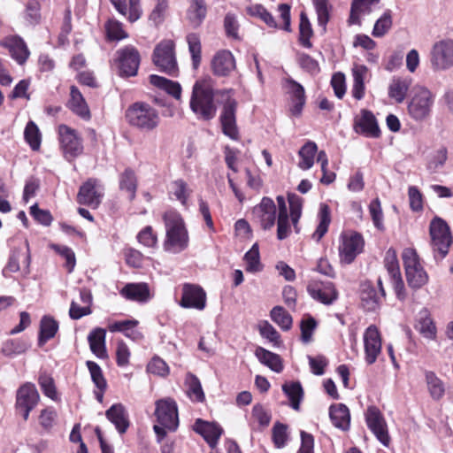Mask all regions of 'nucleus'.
I'll return each mask as SVG.
<instances>
[{
    "label": "nucleus",
    "instance_id": "f257e3e1",
    "mask_svg": "<svg viewBox=\"0 0 453 453\" xmlns=\"http://www.w3.org/2000/svg\"><path fill=\"white\" fill-rule=\"evenodd\" d=\"M234 89H219L214 92L211 78L196 81L192 88L189 106L191 111L202 120L212 119L217 112L214 96L221 97L223 108L220 122L224 134L233 140H238L239 132L236 126L235 112L237 101L233 98Z\"/></svg>",
    "mask_w": 453,
    "mask_h": 453
},
{
    "label": "nucleus",
    "instance_id": "2f4dec72",
    "mask_svg": "<svg viewBox=\"0 0 453 453\" xmlns=\"http://www.w3.org/2000/svg\"><path fill=\"white\" fill-rule=\"evenodd\" d=\"M415 328L426 338L433 340L436 336V327L433 322L430 312L423 308L416 319Z\"/></svg>",
    "mask_w": 453,
    "mask_h": 453
},
{
    "label": "nucleus",
    "instance_id": "79ce46f5",
    "mask_svg": "<svg viewBox=\"0 0 453 453\" xmlns=\"http://www.w3.org/2000/svg\"><path fill=\"white\" fill-rule=\"evenodd\" d=\"M282 390L289 398L291 407L298 411L303 394L301 384L299 382L285 383L282 386Z\"/></svg>",
    "mask_w": 453,
    "mask_h": 453
},
{
    "label": "nucleus",
    "instance_id": "473e14b6",
    "mask_svg": "<svg viewBox=\"0 0 453 453\" xmlns=\"http://www.w3.org/2000/svg\"><path fill=\"white\" fill-rule=\"evenodd\" d=\"M207 7L204 0H190L187 19L193 27H198L206 17Z\"/></svg>",
    "mask_w": 453,
    "mask_h": 453
},
{
    "label": "nucleus",
    "instance_id": "58836bf2",
    "mask_svg": "<svg viewBox=\"0 0 453 453\" xmlns=\"http://www.w3.org/2000/svg\"><path fill=\"white\" fill-rule=\"evenodd\" d=\"M119 188L128 193L129 200L132 201L135 197L137 180L133 170L126 169L119 177Z\"/></svg>",
    "mask_w": 453,
    "mask_h": 453
},
{
    "label": "nucleus",
    "instance_id": "20e7f679",
    "mask_svg": "<svg viewBox=\"0 0 453 453\" xmlns=\"http://www.w3.org/2000/svg\"><path fill=\"white\" fill-rule=\"evenodd\" d=\"M434 103V95L427 88H416L408 104V113L417 121L425 120L429 118Z\"/></svg>",
    "mask_w": 453,
    "mask_h": 453
},
{
    "label": "nucleus",
    "instance_id": "3c124183",
    "mask_svg": "<svg viewBox=\"0 0 453 453\" xmlns=\"http://www.w3.org/2000/svg\"><path fill=\"white\" fill-rule=\"evenodd\" d=\"M24 136L33 150H37L41 145V134L34 121H29L25 128Z\"/></svg>",
    "mask_w": 453,
    "mask_h": 453
},
{
    "label": "nucleus",
    "instance_id": "b1692460",
    "mask_svg": "<svg viewBox=\"0 0 453 453\" xmlns=\"http://www.w3.org/2000/svg\"><path fill=\"white\" fill-rule=\"evenodd\" d=\"M286 88L288 93L291 96L293 105L291 107V112L295 116L301 114L303 107L305 104V92L303 87L293 80L288 78L286 80Z\"/></svg>",
    "mask_w": 453,
    "mask_h": 453
},
{
    "label": "nucleus",
    "instance_id": "9b49d317",
    "mask_svg": "<svg viewBox=\"0 0 453 453\" xmlns=\"http://www.w3.org/2000/svg\"><path fill=\"white\" fill-rule=\"evenodd\" d=\"M103 196L104 188L100 181L90 178L80 187L77 202L80 204L96 209L100 205Z\"/></svg>",
    "mask_w": 453,
    "mask_h": 453
},
{
    "label": "nucleus",
    "instance_id": "e2e57ef3",
    "mask_svg": "<svg viewBox=\"0 0 453 453\" xmlns=\"http://www.w3.org/2000/svg\"><path fill=\"white\" fill-rule=\"evenodd\" d=\"M298 63L303 70L310 73L311 74H317L320 71L318 61L308 54L300 53L298 55Z\"/></svg>",
    "mask_w": 453,
    "mask_h": 453
},
{
    "label": "nucleus",
    "instance_id": "13d9d810",
    "mask_svg": "<svg viewBox=\"0 0 453 453\" xmlns=\"http://www.w3.org/2000/svg\"><path fill=\"white\" fill-rule=\"evenodd\" d=\"M86 365L89 370L91 379L95 385L96 386V388H98L101 390L105 389L106 381L104 378L100 366L96 362L93 361H87Z\"/></svg>",
    "mask_w": 453,
    "mask_h": 453
},
{
    "label": "nucleus",
    "instance_id": "4c0bfd02",
    "mask_svg": "<svg viewBox=\"0 0 453 453\" xmlns=\"http://www.w3.org/2000/svg\"><path fill=\"white\" fill-rule=\"evenodd\" d=\"M319 219V224L312 234V238L315 239L316 242H319L320 239L326 234L328 230V226L331 222L330 208L327 204H320Z\"/></svg>",
    "mask_w": 453,
    "mask_h": 453
},
{
    "label": "nucleus",
    "instance_id": "de8ad7c7",
    "mask_svg": "<svg viewBox=\"0 0 453 453\" xmlns=\"http://www.w3.org/2000/svg\"><path fill=\"white\" fill-rule=\"evenodd\" d=\"M106 36L109 41H120L128 37L122 24L116 19H109L105 26Z\"/></svg>",
    "mask_w": 453,
    "mask_h": 453
},
{
    "label": "nucleus",
    "instance_id": "423d86ee",
    "mask_svg": "<svg viewBox=\"0 0 453 453\" xmlns=\"http://www.w3.org/2000/svg\"><path fill=\"white\" fill-rule=\"evenodd\" d=\"M153 63L160 71L169 75H176L178 67L173 41H163L156 46L153 52Z\"/></svg>",
    "mask_w": 453,
    "mask_h": 453
},
{
    "label": "nucleus",
    "instance_id": "680f3d73",
    "mask_svg": "<svg viewBox=\"0 0 453 453\" xmlns=\"http://www.w3.org/2000/svg\"><path fill=\"white\" fill-rule=\"evenodd\" d=\"M249 12L252 16L260 18L270 27H276L277 23L270 12H268L262 5L256 4L249 8Z\"/></svg>",
    "mask_w": 453,
    "mask_h": 453
},
{
    "label": "nucleus",
    "instance_id": "9d476101",
    "mask_svg": "<svg viewBox=\"0 0 453 453\" xmlns=\"http://www.w3.org/2000/svg\"><path fill=\"white\" fill-rule=\"evenodd\" d=\"M120 76H135L140 65L139 51L132 45L125 46L116 51Z\"/></svg>",
    "mask_w": 453,
    "mask_h": 453
},
{
    "label": "nucleus",
    "instance_id": "338daca9",
    "mask_svg": "<svg viewBox=\"0 0 453 453\" xmlns=\"http://www.w3.org/2000/svg\"><path fill=\"white\" fill-rule=\"evenodd\" d=\"M385 266L391 276H398L400 274L398 261L396 258V252L393 249H389L385 257Z\"/></svg>",
    "mask_w": 453,
    "mask_h": 453
},
{
    "label": "nucleus",
    "instance_id": "7ed1b4c3",
    "mask_svg": "<svg viewBox=\"0 0 453 453\" xmlns=\"http://www.w3.org/2000/svg\"><path fill=\"white\" fill-rule=\"evenodd\" d=\"M126 119L131 127L144 132L156 129L160 122L158 111L145 102H135L129 105Z\"/></svg>",
    "mask_w": 453,
    "mask_h": 453
},
{
    "label": "nucleus",
    "instance_id": "603ef678",
    "mask_svg": "<svg viewBox=\"0 0 453 453\" xmlns=\"http://www.w3.org/2000/svg\"><path fill=\"white\" fill-rule=\"evenodd\" d=\"M186 382L188 387V393L189 397L197 402H203L204 400V393L199 379L196 375L188 373Z\"/></svg>",
    "mask_w": 453,
    "mask_h": 453
},
{
    "label": "nucleus",
    "instance_id": "c03bdc74",
    "mask_svg": "<svg viewBox=\"0 0 453 453\" xmlns=\"http://www.w3.org/2000/svg\"><path fill=\"white\" fill-rule=\"evenodd\" d=\"M272 320L276 323L282 330H289L292 326L291 315L281 306H275L270 312Z\"/></svg>",
    "mask_w": 453,
    "mask_h": 453
},
{
    "label": "nucleus",
    "instance_id": "a18cd8bd",
    "mask_svg": "<svg viewBox=\"0 0 453 453\" xmlns=\"http://www.w3.org/2000/svg\"><path fill=\"white\" fill-rule=\"evenodd\" d=\"M313 35L311 25L307 15L303 12L300 14L299 42L305 48L312 46L310 39Z\"/></svg>",
    "mask_w": 453,
    "mask_h": 453
},
{
    "label": "nucleus",
    "instance_id": "774afa93",
    "mask_svg": "<svg viewBox=\"0 0 453 453\" xmlns=\"http://www.w3.org/2000/svg\"><path fill=\"white\" fill-rule=\"evenodd\" d=\"M287 426L276 423L273 427V441L277 448H282L287 441Z\"/></svg>",
    "mask_w": 453,
    "mask_h": 453
},
{
    "label": "nucleus",
    "instance_id": "c85d7f7f",
    "mask_svg": "<svg viewBox=\"0 0 453 453\" xmlns=\"http://www.w3.org/2000/svg\"><path fill=\"white\" fill-rule=\"evenodd\" d=\"M330 419L334 426L343 431L349 428L350 414L348 407L343 403L333 404L329 409Z\"/></svg>",
    "mask_w": 453,
    "mask_h": 453
},
{
    "label": "nucleus",
    "instance_id": "ddd939ff",
    "mask_svg": "<svg viewBox=\"0 0 453 453\" xmlns=\"http://www.w3.org/2000/svg\"><path fill=\"white\" fill-rule=\"evenodd\" d=\"M252 219L264 230L271 229L276 220V205L273 199L263 197L252 210Z\"/></svg>",
    "mask_w": 453,
    "mask_h": 453
},
{
    "label": "nucleus",
    "instance_id": "72a5a7b5",
    "mask_svg": "<svg viewBox=\"0 0 453 453\" xmlns=\"http://www.w3.org/2000/svg\"><path fill=\"white\" fill-rule=\"evenodd\" d=\"M149 79L153 86L165 90L177 100L180 99L181 87L177 81L156 74L150 75Z\"/></svg>",
    "mask_w": 453,
    "mask_h": 453
},
{
    "label": "nucleus",
    "instance_id": "8fccbe9b",
    "mask_svg": "<svg viewBox=\"0 0 453 453\" xmlns=\"http://www.w3.org/2000/svg\"><path fill=\"white\" fill-rule=\"evenodd\" d=\"M188 50L191 54L192 65L195 69H197L201 63V42L198 35L189 34L187 36Z\"/></svg>",
    "mask_w": 453,
    "mask_h": 453
},
{
    "label": "nucleus",
    "instance_id": "412c9836",
    "mask_svg": "<svg viewBox=\"0 0 453 453\" xmlns=\"http://www.w3.org/2000/svg\"><path fill=\"white\" fill-rule=\"evenodd\" d=\"M385 297L384 288L378 293L376 288L371 282H364L361 284L360 299L363 308L368 311L377 310Z\"/></svg>",
    "mask_w": 453,
    "mask_h": 453
},
{
    "label": "nucleus",
    "instance_id": "5701e85b",
    "mask_svg": "<svg viewBox=\"0 0 453 453\" xmlns=\"http://www.w3.org/2000/svg\"><path fill=\"white\" fill-rule=\"evenodd\" d=\"M1 45L9 50L12 58L19 65H23L29 57V50L19 36L6 37L1 42Z\"/></svg>",
    "mask_w": 453,
    "mask_h": 453
},
{
    "label": "nucleus",
    "instance_id": "5fc2aeb1",
    "mask_svg": "<svg viewBox=\"0 0 453 453\" xmlns=\"http://www.w3.org/2000/svg\"><path fill=\"white\" fill-rule=\"evenodd\" d=\"M246 270L255 273L261 270L258 245L255 243L251 249L245 254Z\"/></svg>",
    "mask_w": 453,
    "mask_h": 453
},
{
    "label": "nucleus",
    "instance_id": "a19ab883",
    "mask_svg": "<svg viewBox=\"0 0 453 453\" xmlns=\"http://www.w3.org/2000/svg\"><path fill=\"white\" fill-rule=\"evenodd\" d=\"M405 274L409 286L413 288H421L428 280V276L421 265L405 271Z\"/></svg>",
    "mask_w": 453,
    "mask_h": 453
},
{
    "label": "nucleus",
    "instance_id": "4be33fe9",
    "mask_svg": "<svg viewBox=\"0 0 453 453\" xmlns=\"http://www.w3.org/2000/svg\"><path fill=\"white\" fill-rule=\"evenodd\" d=\"M354 130L356 133L367 137L377 138L380 134L376 119L372 112L368 110L361 111L360 118L355 120Z\"/></svg>",
    "mask_w": 453,
    "mask_h": 453
},
{
    "label": "nucleus",
    "instance_id": "1a4fd4ad",
    "mask_svg": "<svg viewBox=\"0 0 453 453\" xmlns=\"http://www.w3.org/2000/svg\"><path fill=\"white\" fill-rule=\"evenodd\" d=\"M155 415L157 422L169 431H175L179 426L176 402L172 398H164L156 402Z\"/></svg>",
    "mask_w": 453,
    "mask_h": 453
},
{
    "label": "nucleus",
    "instance_id": "69168bd1",
    "mask_svg": "<svg viewBox=\"0 0 453 453\" xmlns=\"http://www.w3.org/2000/svg\"><path fill=\"white\" fill-rule=\"evenodd\" d=\"M405 271L420 265L418 256L414 249H404L402 254Z\"/></svg>",
    "mask_w": 453,
    "mask_h": 453
},
{
    "label": "nucleus",
    "instance_id": "bb28decb",
    "mask_svg": "<svg viewBox=\"0 0 453 453\" xmlns=\"http://www.w3.org/2000/svg\"><path fill=\"white\" fill-rule=\"evenodd\" d=\"M107 419L111 422L119 434L126 433L129 426L128 415L121 403L111 405L106 411Z\"/></svg>",
    "mask_w": 453,
    "mask_h": 453
},
{
    "label": "nucleus",
    "instance_id": "6e6d98bb",
    "mask_svg": "<svg viewBox=\"0 0 453 453\" xmlns=\"http://www.w3.org/2000/svg\"><path fill=\"white\" fill-rule=\"evenodd\" d=\"M317 16L318 24L326 30V26L329 20L328 0H312Z\"/></svg>",
    "mask_w": 453,
    "mask_h": 453
},
{
    "label": "nucleus",
    "instance_id": "052dcab7",
    "mask_svg": "<svg viewBox=\"0 0 453 453\" xmlns=\"http://www.w3.org/2000/svg\"><path fill=\"white\" fill-rule=\"evenodd\" d=\"M39 385L43 394L52 400L58 398L56 387L53 379L47 374H41L39 377Z\"/></svg>",
    "mask_w": 453,
    "mask_h": 453
},
{
    "label": "nucleus",
    "instance_id": "2eb2a0df",
    "mask_svg": "<svg viewBox=\"0 0 453 453\" xmlns=\"http://www.w3.org/2000/svg\"><path fill=\"white\" fill-rule=\"evenodd\" d=\"M309 295L316 301L330 305L338 298V292L331 281L311 280L307 285Z\"/></svg>",
    "mask_w": 453,
    "mask_h": 453
},
{
    "label": "nucleus",
    "instance_id": "e433bc0d",
    "mask_svg": "<svg viewBox=\"0 0 453 453\" xmlns=\"http://www.w3.org/2000/svg\"><path fill=\"white\" fill-rule=\"evenodd\" d=\"M317 144L313 142H307L299 150L301 158L298 166L303 170L310 169L314 164V157L317 152Z\"/></svg>",
    "mask_w": 453,
    "mask_h": 453
},
{
    "label": "nucleus",
    "instance_id": "f3484780",
    "mask_svg": "<svg viewBox=\"0 0 453 453\" xmlns=\"http://www.w3.org/2000/svg\"><path fill=\"white\" fill-rule=\"evenodd\" d=\"M180 305L183 308L202 311L206 305V293L197 285L184 284Z\"/></svg>",
    "mask_w": 453,
    "mask_h": 453
},
{
    "label": "nucleus",
    "instance_id": "c9c22d12",
    "mask_svg": "<svg viewBox=\"0 0 453 453\" xmlns=\"http://www.w3.org/2000/svg\"><path fill=\"white\" fill-rule=\"evenodd\" d=\"M58 330V323L50 316H43L40 323L38 344L42 346L53 338Z\"/></svg>",
    "mask_w": 453,
    "mask_h": 453
},
{
    "label": "nucleus",
    "instance_id": "6ab92c4d",
    "mask_svg": "<svg viewBox=\"0 0 453 453\" xmlns=\"http://www.w3.org/2000/svg\"><path fill=\"white\" fill-rule=\"evenodd\" d=\"M211 71L219 77H227L236 68L233 54L226 50L218 51L211 61Z\"/></svg>",
    "mask_w": 453,
    "mask_h": 453
},
{
    "label": "nucleus",
    "instance_id": "37998d69",
    "mask_svg": "<svg viewBox=\"0 0 453 453\" xmlns=\"http://www.w3.org/2000/svg\"><path fill=\"white\" fill-rule=\"evenodd\" d=\"M290 217L296 232H299L298 221L302 215L303 199L296 194H288Z\"/></svg>",
    "mask_w": 453,
    "mask_h": 453
},
{
    "label": "nucleus",
    "instance_id": "f03ea898",
    "mask_svg": "<svg viewBox=\"0 0 453 453\" xmlns=\"http://www.w3.org/2000/svg\"><path fill=\"white\" fill-rule=\"evenodd\" d=\"M163 220L165 227L164 250L172 254L185 250L188 247L189 236L182 217L175 211H169L163 215Z\"/></svg>",
    "mask_w": 453,
    "mask_h": 453
},
{
    "label": "nucleus",
    "instance_id": "f8f14e48",
    "mask_svg": "<svg viewBox=\"0 0 453 453\" xmlns=\"http://www.w3.org/2000/svg\"><path fill=\"white\" fill-rule=\"evenodd\" d=\"M58 134L65 157L71 160L82 153L81 139L77 132L66 125H60Z\"/></svg>",
    "mask_w": 453,
    "mask_h": 453
},
{
    "label": "nucleus",
    "instance_id": "a211bd4d",
    "mask_svg": "<svg viewBox=\"0 0 453 453\" xmlns=\"http://www.w3.org/2000/svg\"><path fill=\"white\" fill-rule=\"evenodd\" d=\"M365 361L372 365L381 352V339L378 328L372 325L364 334Z\"/></svg>",
    "mask_w": 453,
    "mask_h": 453
},
{
    "label": "nucleus",
    "instance_id": "bf43d9fd",
    "mask_svg": "<svg viewBox=\"0 0 453 453\" xmlns=\"http://www.w3.org/2000/svg\"><path fill=\"white\" fill-rule=\"evenodd\" d=\"M149 372L157 376L165 377L169 373L167 364L159 357H154L147 365Z\"/></svg>",
    "mask_w": 453,
    "mask_h": 453
},
{
    "label": "nucleus",
    "instance_id": "39448f33",
    "mask_svg": "<svg viewBox=\"0 0 453 453\" xmlns=\"http://www.w3.org/2000/svg\"><path fill=\"white\" fill-rule=\"evenodd\" d=\"M431 246L436 257V253L443 258L449 252L452 243V236L449 226L441 218L434 219L430 223Z\"/></svg>",
    "mask_w": 453,
    "mask_h": 453
},
{
    "label": "nucleus",
    "instance_id": "0eeeda50",
    "mask_svg": "<svg viewBox=\"0 0 453 453\" xmlns=\"http://www.w3.org/2000/svg\"><path fill=\"white\" fill-rule=\"evenodd\" d=\"M430 62L435 71H445L453 66V40L436 42L430 51Z\"/></svg>",
    "mask_w": 453,
    "mask_h": 453
},
{
    "label": "nucleus",
    "instance_id": "ea45409f",
    "mask_svg": "<svg viewBox=\"0 0 453 453\" xmlns=\"http://www.w3.org/2000/svg\"><path fill=\"white\" fill-rule=\"evenodd\" d=\"M426 381L431 397L434 400H440L445 393L443 382L433 372H426Z\"/></svg>",
    "mask_w": 453,
    "mask_h": 453
},
{
    "label": "nucleus",
    "instance_id": "393cba45",
    "mask_svg": "<svg viewBox=\"0 0 453 453\" xmlns=\"http://www.w3.org/2000/svg\"><path fill=\"white\" fill-rule=\"evenodd\" d=\"M194 430L201 434L212 448L216 446L222 434V428L219 425L203 421L200 418L196 421Z\"/></svg>",
    "mask_w": 453,
    "mask_h": 453
},
{
    "label": "nucleus",
    "instance_id": "cd10ccee",
    "mask_svg": "<svg viewBox=\"0 0 453 453\" xmlns=\"http://www.w3.org/2000/svg\"><path fill=\"white\" fill-rule=\"evenodd\" d=\"M120 295L127 300L144 303L150 299V288L143 282L127 283L120 290Z\"/></svg>",
    "mask_w": 453,
    "mask_h": 453
},
{
    "label": "nucleus",
    "instance_id": "7c9ffc66",
    "mask_svg": "<svg viewBox=\"0 0 453 453\" xmlns=\"http://www.w3.org/2000/svg\"><path fill=\"white\" fill-rule=\"evenodd\" d=\"M105 335L106 331L104 328L96 327L88 336L90 350L99 358H106L108 357L105 347Z\"/></svg>",
    "mask_w": 453,
    "mask_h": 453
},
{
    "label": "nucleus",
    "instance_id": "09e8293b",
    "mask_svg": "<svg viewBox=\"0 0 453 453\" xmlns=\"http://www.w3.org/2000/svg\"><path fill=\"white\" fill-rule=\"evenodd\" d=\"M392 27L391 11L387 10L375 22L372 35L374 37L384 36Z\"/></svg>",
    "mask_w": 453,
    "mask_h": 453
},
{
    "label": "nucleus",
    "instance_id": "aec40b11",
    "mask_svg": "<svg viewBox=\"0 0 453 453\" xmlns=\"http://www.w3.org/2000/svg\"><path fill=\"white\" fill-rule=\"evenodd\" d=\"M380 10V0H353L349 22L360 25L363 18Z\"/></svg>",
    "mask_w": 453,
    "mask_h": 453
},
{
    "label": "nucleus",
    "instance_id": "a878e982",
    "mask_svg": "<svg viewBox=\"0 0 453 453\" xmlns=\"http://www.w3.org/2000/svg\"><path fill=\"white\" fill-rule=\"evenodd\" d=\"M411 84V77H393L388 85V96L397 104L403 103Z\"/></svg>",
    "mask_w": 453,
    "mask_h": 453
},
{
    "label": "nucleus",
    "instance_id": "0e129e2a",
    "mask_svg": "<svg viewBox=\"0 0 453 453\" xmlns=\"http://www.w3.org/2000/svg\"><path fill=\"white\" fill-rule=\"evenodd\" d=\"M40 4L36 0H30L26 7L25 19L29 24H37L40 20Z\"/></svg>",
    "mask_w": 453,
    "mask_h": 453
},
{
    "label": "nucleus",
    "instance_id": "c756f323",
    "mask_svg": "<svg viewBox=\"0 0 453 453\" xmlns=\"http://www.w3.org/2000/svg\"><path fill=\"white\" fill-rule=\"evenodd\" d=\"M68 107L81 119H89L90 111L88 106L80 90L74 86L71 87Z\"/></svg>",
    "mask_w": 453,
    "mask_h": 453
},
{
    "label": "nucleus",
    "instance_id": "864d4df0",
    "mask_svg": "<svg viewBox=\"0 0 453 453\" xmlns=\"http://www.w3.org/2000/svg\"><path fill=\"white\" fill-rule=\"evenodd\" d=\"M155 7L150 14V20L152 21L156 26H158L162 24L166 18L169 8V1L155 0Z\"/></svg>",
    "mask_w": 453,
    "mask_h": 453
},
{
    "label": "nucleus",
    "instance_id": "6e6552de",
    "mask_svg": "<svg viewBox=\"0 0 453 453\" xmlns=\"http://www.w3.org/2000/svg\"><path fill=\"white\" fill-rule=\"evenodd\" d=\"M40 395L33 383L27 382L19 388L16 393V411L27 420L30 411L38 404Z\"/></svg>",
    "mask_w": 453,
    "mask_h": 453
},
{
    "label": "nucleus",
    "instance_id": "4d7b16f0",
    "mask_svg": "<svg viewBox=\"0 0 453 453\" xmlns=\"http://www.w3.org/2000/svg\"><path fill=\"white\" fill-rule=\"evenodd\" d=\"M171 192L182 204L186 203L189 196V190L187 183L183 180L179 179L173 181L171 184Z\"/></svg>",
    "mask_w": 453,
    "mask_h": 453
},
{
    "label": "nucleus",
    "instance_id": "f704fd0d",
    "mask_svg": "<svg viewBox=\"0 0 453 453\" xmlns=\"http://www.w3.org/2000/svg\"><path fill=\"white\" fill-rule=\"evenodd\" d=\"M255 355L262 364L268 366L273 372H280L283 370L282 360L278 354L262 347H257Z\"/></svg>",
    "mask_w": 453,
    "mask_h": 453
},
{
    "label": "nucleus",
    "instance_id": "4468645a",
    "mask_svg": "<svg viewBox=\"0 0 453 453\" xmlns=\"http://www.w3.org/2000/svg\"><path fill=\"white\" fill-rule=\"evenodd\" d=\"M367 426L375 435V437L386 447L389 445L390 436L388 431L386 420L375 406L368 407L365 413Z\"/></svg>",
    "mask_w": 453,
    "mask_h": 453
},
{
    "label": "nucleus",
    "instance_id": "dca6fc26",
    "mask_svg": "<svg viewBox=\"0 0 453 453\" xmlns=\"http://www.w3.org/2000/svg\"><path fill=\"white\" fill-rule=\"evenodd\" d=\"M342 239V242L339 247L341 260L346 264H350L357 255L363 250L364 239L358 233L344 234Z\"/></svg>",
    "mask_w": 453,
    "mask_h": 453
},
{
    "label": "nucleus",
    "instance_id": "49530a36",
    "mask_svg": "<svg viewBox=\"0 0 453 453\" xmlns=\"http://www.w3.org/2000/svg\"><path fill=\"white\" fill-rule=\"evenodd\" d=\"M448 159V151L444 147L435 150L429 157L426 168L430 173H437L443 167Z\"/></svg>",
    "mask_w": 453,
    "mask_h": 453
}]
</instances>
